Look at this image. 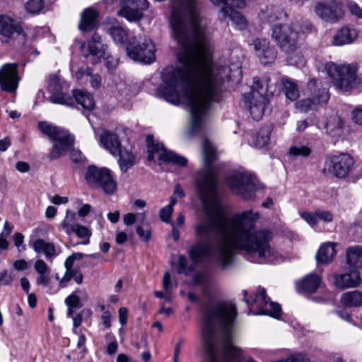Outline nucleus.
Returning a JSON list of instances; mask_svg holds the SVG:
<instances>
[{
    "instance_id": "37998d69",
    "label": "nucleus",
    "mask_w": 362,
    "mask_h": 362,
    "mask_svg": "<svg viewBox=\"0 0 362 362\" xmlns=\"http://www.w3.org/2000/svg\"><path fill=\"white\" fill-rule=\"evenodd\" d=\"M311 152L312 151L308 146L303 145H296L291 146L288 151L289 155L294 157H308Z\"/></svg>"
},
{
    "instance_id": "39448f33",
    "label": "nucleus",
    "mask_w": 362,
    "mask_h": 362,
    "mask_svg": "<svg viewBox=\"0 0 362 362\" xmlns=\"http://www.w3.org/2000/svg\"><path fill=\"white\" fill-rule=\"evenodd\" d=\"M38 128L44 134L55 141L52 151L47 156L50 160L59 158L71 149L74 138L67 130L47 122H39Z\"/></svg>"
},
{
    "instance_id": "c9c22d12",
    "label": "nucleus",
    "mask_w": 362,
    "mask_h": 362,
    "mask_svg": "<svg viewBox=\"0 0 362 362\" xmlns=\"http://www.w3.org/2000/svg\"><path fill=\"white\" fill-rule=\"evenodd\" d=\"M272 131L271 125L262 127L255 136L253 143L257 148H263L270 141V135Z\"/></svg>"
},
{
    "instance_id": "de8ad7c7",
    "label": "nucleus",
    "mask_w": 362,
    "mask_h": 362,
    "mask_svg": "<svg viewBox=\"0 0 362 362\" xmlns=\"http://www.w3.org/2000/svg\"><path fill=\"white\" fill-rule=\"evenodd\" d=\"M13 276L11 272L7 270H3L0 272V286H7L12 283Z\"/></svg>"
},
{
    "instance_id": "864d4df0",
    "label": "nucleus",
    "mask_w": 362,
    "mask_h": 362,
    "mask_svg": "<svg viewBox=\"0 0 362 362\" xmlns=\"http://www.w3.org/2000/svg\"><path fill=\"white\" fill-rule=\"evenodd\" d=\"M173 209H170V206H165L162 208L159 212L160 218L165 222L168 223L170 221V216L173 214Z\"/></svg>"
},
{
    "instance_id": "f257e3e1",
    "label": "nucleus",
    "mask_w": 362,
    "mask_h": 362,
    "mask_svg": "<svg viewBox=\"0 0 362 362\" xmlns=\"http://www.w3.org/2000/svg\"><path fill=\"white\" fill-rule=\"evenodd\" d=\"M202 151L205 168L199 172L196 186L204 215L194 228L197 240L189 250L190 259L194 262L209 259L224 269L233 264L234 250L239 249L257 257L260 263L276 260L279 254L271 246L272 231L255 228L260 218L257 211L247 210L226 216L217 194L216 174L212 166L217 156L216 149L204 139Z\"/></svg>"
},
{
    "instance_id": "e2e57ef3",
    "label": "nucleus",
    "mask_w": 362,
    "mask_h": 362,
    "mask_svg": "<svg viewBox=\"0 0 362 362\" xmlns=\"http://www.w3.org/2000/svg\"><path fill=\"white\" fill-rule=\"evenodd\" d=\"M163 286L165 292L172 291L170 284V274L168 272H166L163 277Z\"/></svg>"
},
{
    "instance_id": "a18cd8bd",
    "label": "nucleus",
    "mask_w": 362,
    "mask_h": 362,
    "mask_svg": "<svg viewBox=\"0 0 362 362\" xmlns=\"http://www.w3.org/2000/svg\"><path fill=\"white\" fill-rule=\"evenodd\" d=\"M187 260L184 255H180L178 257V262L177 264V269L179 274H187L193 270L192 267H187Z\"/></svg>"
},
{
    "instance_id": "49530a36",
    "label": "nucleus",
    "mask_w": 362,
    "mask_h": 362,
    "mask_svg": "<svg viewBox=\"0 0 362 362\" xmlns=\"http://www.w3.org/2000/svg\"><path fill=\"white\" fill-rule=\"evenodd\" d=\"M300 215L310 226H314L318 223L317 211L313 214L310 212H301Z\"/></svg>"
},
{
    "instance_id": "a211bd4d",
    "label": "nucleus",
    "mask_w": 362,
    "mask_h": 362,
    "mask_svg": "<svg viewBox=\"0 0 362 362\" xmlns=\"http://www.w3.org/2000/svg\"><path fill=\"white\" fill-rule=\"evenodd\" d=\"M222 332L223 352L226 356L232 358L236 361L243 358L242 351L232 343L234 327H219Z\"/></svg>"
},
{
    "instance_id": "6e6d98bb",
    "label": "nucleus",
    "mask_w": 362,
    "mask_h": 362,
    "mask_svg": "<svg viewBox=\"0 0 362 362\" xmlns=\"http://www.w3.org/2000/svg\"><path fill=\"white\" fill-rule=\"evenodd\" d=\"M347 7L351 14L362 18V9L355 2H348Z\"/></svg>"
},
{
    "instance_id": "473e14b6",
    "label": "nucleus",
    "mask_w": 362,
    "mask_h": 362,
    "mask_svg": "<svg viewBox=\"0 0 362 362\" xmlns=\"http://www.w3.org/2000/svg\"><path fill=\"white\" fill-rule=\"evenodd\" d=\"M74 104L75 101L81 105L84 109L91 110L95 107V101L93 96L87 91L82 90H73Z\"/></svg>"
},
{
    "instance_id": "c03bdc74",
    "label": "nucleus",
    "mask_w": 362,
    "mask_h": 362,
    "mask_svg": "<svg viewBox=\"0 0 362 362\" xmlns=\"http://www.w3.org/2000/svg\"><path fill=\"white\" fill-rule=\"evenodd\" d=\"M64 302L67 308H81L83 306L81 298L78 295V290L68 296Z\"/></svg>"
},
{
    "instance_id": "774afa93",
    "label": "nucleus",
    "mask_w": 362,
    "mask_h": 362,
    "mask_svg": "<svg viewBox=\"0 0 362 362\" xmlns=\"http://www.w3.org/2000/svg\"><path fill=\"white\" fill-rule=\"evenodd\" d=\"M111 314L109 311H105L101 317L102 322L107 328L111 326Z\"/></svg>"
},
{
    "instance_id": "ea45409f",
    "label": "nucleus",
    "mask_w": 362,
    "mask_h": 362,
    "mask_svg": "<svg viewBox=\"0 0 362 362\" xmlns=\"http://www.w3.org/2000/svg\"><path fill=\"white\" fill-rule=\"evenodd\" d=\"M72 233H74L78 238L84 239L80 244L88 245L89 243L92 233L86 226L75 224L73 226Z\"/></svg>"
},
{
    "instance_id": "f03ea898",
    "label": "nucleus",
    "mask_w": 362,
    "mask_h": 362,
    "mask_svg": "<svg viewBox=\"0 0 362 362\" xmlns=\"http://www.w3.org/2000/svg\"><path fill=\"white\" fill-rule=\"evenodd\" d=\"M170 25L174 38L182 48L178 59L183 70L164 69L158 93L170 103L187 105L191 129L196 131L207 121L213 105L221 101L223 68L213 62L206 27L192 5L173 8Z\"/></svg>"
},
{
    "instance_id": "1a4fd4ad",
    "label": "nucleus",
    "mask_w": 362,
    "mask_h": 362,
    "mask_svg": "<svg viewBox=\"0 0 362 362\" xmlns=\"http://www.w3.org/2000/svg\"><path fill=\"white\" fill-rule=\"evenodd\" d=\"M354 165L353 158L348 153H341L327 158L324 164L322 173L338 178H344Z\"/></svg>"
},
{
    "instance_id": "09e8293b",
    "label": "nucleus",
    "mask_w": 362,
    "mask_h": 362,
    "mask_svg": "<svg viewBox=\"0 0 362 362\" xmlns=\"http://www.w3.org/2000/svg\"><path fill=\"white\" fill-rule=\"evenodd\" d=\"M35 269L38 274L49 273V268L42 259H37L34 265Z\"/></svg>"
},
{
    "instance_id": "393cba45",
    "label": "nucleus",
    "mask_w": 362,
    "mask_h": 362,
    "mask_svg": "<svg viewBox=\"0 0 362 362\" xmlns=\"http://www.w3.org/2000/svg\"><path fill=\"white\" fill-rule=\"evenodd\" d=\"M98 13L91 8H86L81 13L78 28L83 32L92 30L97 25Z\"/></svg>"
},
{
    "instance_id": "bf43d9fd",
    "label": "nucleus",
    "mask_w": 362,
    "mask_h": 362,
    "mask_svg": "<svg viewBox=\"0 0 362 362\" xmlns=\"http://www.w3.org/2000/svg\"><path fill=\"white\" fill-rule=\"evenodd\" d=\"M13 267L16 271H23L28 269L29 264L25 259H20L13 262Z\"/></svg>"
},
{
    "instance_id": "f8f14e48",
    "label": "nucleus",
    "mask_w": 362,
    "mask_h": 362,
    "mask_svg": "<svg viewBox=\"0 0 362 362\" xmlns=\"http://www.w3.org/2000/svg\"><path fill=\"white\" fill-rule=\"evenodd\" d=\"M148 151V160L149 161L153 160L154 154H157L158 159L165 163H171L178 166H186L187 164V160L185 157L166 149L163 144L157 143L149 146Z\"/></svg>"
},
{
    "instance_id": "13d9d810",
    "label": "nucleus",
    "mask_w": 362,
    "mask_h": 362,
    "mask_svg": "<svg viewBox=\"0 0 362 362\" xmlns=\"http://www.w3.org/2000/svg\"><path fill=\"white\" fill-rule=\"evenodd\" d=\"M224 6H230L232 8H243L246 6V2L245 0H226V4Z\"/></svg>"
},
{
    "instance_id": "a19ab883",
    "label": "nucleus",
    "mask_w": 362,
    "mask_h": 362,
    "mask_svg": "<svg viewBox=\"0 0 362 362\" xmlns=\"http://www.w3.org/2000/svg\"><path fill=\"white\" fill-rule=\"evenodd\" d=\"M76 219V213L69 209L66 211V217L60 224V228L65 230L67 235H71L73 230V223Z\"/></svg>"
},
{
    "instance_id": "dca6fc26",
    "label": "nucleus",
    "mask_w": 362,
    "mask_h": 362,
    "mask_svg": "<svg viewBox=\"0 0 362 362\" xmlns=\"http://www.w3.org/2000/svg\"><path fill=\"white\" fill-rule=\"evenodd\" d=\"M252 46L262 64H272L275 61L277 52L267 40L257 38L253 41Z\"/></svg>"
},
{
    "instance_id": "c756f323",
    "label": "nucleus",
    "mask_w": 362,
    "mask_h": 362,
    "mask_svg": "<svg viewBox=\"0 0 362 362\" xmlns=\"http://www.w3.org/2000/svg\"><path fill=\"white\" fill-rule=\"evenodd\" d=\"M32 247L36 253H43L47 259H52L57 255L54 244L47 243L43 239L35 240L33 243Z\"/></svg>"
},
{
    "instance_id": "052dcab7",
    "label": "nucleus",
    "mask_w": 362,
    "mask_h": 362,
    "mask_svg": "<svg viewBox=\"0 0 362 362\" xmlns=\"http://www.w3.org/2000/svg\"><path fill=\"white\" fill-rule=\"evenodd\" d=\"M70 158L71 160L75 163H81L84 160V157L83 156L81 152L77 150L71 151Z\"/></svg>"
},
{
    "instance_id": "79ce46f5",
    "label": "nucleus",
    "mask_w": 362,
    "mask_h": 362,
    "mask_svg": "<svg viewBox=\"0 0 362 362\" xmlns=\"http://www.w3.org/2000/svg\"><path fill=\"white\" fill-rule=\"evenodd\" d=\"M45 6L43 0H28L25 4L27 12L31 14L39 13Z\"/></svg>"
},
{
    "instance_id": "f3484780",
    "label": "nucleus",
    "mask_w": 362,
    "mask_h": 362,
    "mask_svg": "<svg viewBox=\"0 0 362 362\" xmlns=\"http://www.w3.org/2000/svg\"><path fill=\"white\" fill-rule=\"evenodd\" d=\"M329 95L326 88L319 89L317 93L313 95V98H305L298 101L296 104V108L301 112H307L314 110L317 104L327 103Z\"/></svg>"
},
{
    "instance_id": "8fccbe9b",
    "label": "nucleus",
    "mask_w": 362,
    "mask_h": 362,
    "mask_svg": "<svg viewBox=\"0 0 362 362\" xmlns=\"http://www.w3.org/2000/svg\"><path fill=\"white\" fill-rule=\"evenodd\" d=\"M129 4L136 9H139L141 13L146 11L149 7V3L147 0H129Z\"/></svg>"
},
{
    "instance_id": "338daca9",
    "label": "nucleus",
    "mask_w": 362,
    "mask_h": 362,
    "mask_svg": "<svg viewBox=\"0 0 362 362\" xmlns=\"http://www.w3.org/2000/svg\"><path fill=\"white\" fill-rule=\"evenodd\" d=\"M352 119L355 123L362 126V108L356 109L353 111Z\"/></svg>"
},
{
    "instance_id": "603ef678",
    "label": "nucleus",
    "mask_w": 362,
    "mask_h": 362,
    "mask_svg": "<svg viewBox=\"0 0 362 362\" xmlns=\"http://www.w3.org/2000/svg\"><path fill=\"white\" fill-rule=\"evenodd\" d=\"M193 283L197 285H206L209 281V276L204 272L197 273L193 276Z\"/></svg>"
},
{
    "instance_id": "cd10ccee",
    "label": "nucleus",
    "mask_w": 362,
    "mask_h": 362,
    "mask_svg": "<svg viewBox=\"0 0 362 362\" xmlns=\"http://www.w3.org/2000/svg\"><path fill=\"white\" fill-rule=\"evenodd\" d=\"M259 17L262 21H267L269 23H274L287 17V13L279 6H268L265 10L261 11Z\"/></svg>"
},
{
    "instance_id": "5701e85b",
    "label": "nucleus",
    "mask_w": 362,
    "mask_h": 362,
    "mask_svg": "<svg viewBox=\"0 0 362 362\" xmlns=\"http://www.w3.org/2000/svg\"><path fill=\"white\" fill-rule=\"evenodd\" d=\"M321 283V278L318 275L311 273L302 279L297 285V288L302 293H313L320 286Z\"/></svg>"
},
{
    "instance_id": "412c9836",
    "label": "nucleus",
    "mask_w": 362,
    "mask_h": 362,
    "mask_svg": "<svg viewBox=\"0 0 362 362\" xmlns=\"http://www.w3.org/2000/svg\"><path fill=\"white\" fill-rule=\"evenodd\" d=\"M334 279L336 286L343 289L356 287L361 282L359 272L353 269L348 273L335 274Z\"/></svg>"
},
{
    "instance_id": "c85d7f7f",
    "label": "nucleus",
    "mask_w": 362,
    "mask_h": 362,
    "mask_svg": "<svg viewBox=\"0 0 362 362\" xmlns=\"http://www.w3.org/2000/svg\"><path fill=\"white\" fill-rule=\"evenodd\" d=\"M357 37V32L354 28H343L334 35L333 44L337 46L351 43Z\"/></svg>"
},
{
    "instance_id": "423d86ee",
    "label": "nucleus",
    "mask_w": 362,
    "mask_h": 362,
    "mask_svg": "<svg viewBox=\"0 0 362 362\" xmlns=\"http://www.w3.org/2000/svg\"><path fill=\"white\" fill-rule=\"evenodd\" d=\"M87 183L93 188H100L107 194H113L117 189V182L107 168H98L89 166L85 173Z\"/></svg>"
},
{
    "instance_id": "20e7f679",
    "label": "nucleus",
    "mask_w": 362,
    "mask_h": 362,
    "mask_svg": "<svg viewBox=\"0 0 362 362\" xmlns=\"http://www.w3.org/2000/svg\"><path fill=\"white\" fill-rule=\"evenodd\" d=\"M325 69L334 86L342 92H347L359 83L356 74L358 68L355 64L329 62L325 64Z\"/></svg>"
},
{
    "instance_id": "58836bf2",
    "label": "nucleus",
    "mask_w": 362,
    "mask_h": 362,
    "mask_svg": "<svg viewBox=\"0 0 362 362\" xmlns=\"http://www.w3.org/2000/svg\"><path fill=\"white\" fill-rule=\"evenodd\" d=\"M282 83L286 98L292 101L296 100L299 96L296 83L288 78H284Z\"/></svg>"
},
{
    "instance_id": "6ab92c4d",
    "label": "nucleus",
    "mask_w": 362,
    "mask_h": 362,
    "mask_svg": "<svg viewBox=\"0 0 362 362\" xmlns=\"http://www.w3.org/2000/svg\"><path fill=\"white\" fill-rule=\"evenodd\" d=\"M270 79L268 76L262 78H254L250 95L258 99L266 98L269 99L275 91V86L269 84Z\"/></svg>"
},
{
    "instance_id": "3c124183",
    "label": "nucleus",
    "mask_w": 362,
    "mask_h": 362,
    "mask_svg": "<svg viewBox=\"0 0 362 362\" xmlns=\"http://www.w3.org/2000/svg\"><path fill=\"white\" fill-rule=\"evenodd\" d=\"M105 59V66L110 71L116 69L118 65V59L110 55L108 52H106V56L103 57Z\"/></svg>"
},
{
    "instance_id": "2f4dec72",
    "label": "nucleus",
    "mask_w": 362,
    "mask_h": 362,
    "mask_svg": "<svg viewBox=\"0 0 362 362\" xmlns=\"http://www.w3.org/2000/svg\"><path fill=\"white\" fill-rule=\"evenodd\" d=\"M117 155L119 156L118 164L119 168L123 173H126L136 164L135 156L130 150L121 148Z\"/></svg>"
},
{
    "instance_id": "2eb2a0df",
    "label": "nucleus",
    "mask_w": 362,
    "mask_h": 362,
    "mask_svg": "<svg viewBox=\"0 0 362 362\" xmlns=\"http://www.w3.org/2000/svg\"><path fill=\"white\" fill-rule=\"evenodd\" d=\"M254 303L259 308V315H268L279 318L281 315V307L278 303L271 301L266 295V290L259 287L258 293L254 298Z\"/></svg>"
},
{
    "instance_id": "b1692460",
    "label": "nucleus",
    "mask_w": 362,
    "mask_h": 362,
    "mask_svg": "<svg viewBox=\"0 0 362 362\" xmlns=\"http://www.w3.org/2000/svg\"><path fill=\"white\" fill-rule=\"evenodd\" d=\"M250 103V112L251 116L255 120H259L269 104V99L266 98H261L258 99L257 97H251L249 98Z\"/></svg>"
},
{
    "instance_id": "e433bc0d",
    "label": "nucleus",
    "mask_w": 362,
    "mask_h": 362,
    "mask_svg": "<svg viewBox=\"0 0 362 362\" xmlns=\"http://www.w3.org/2000/svg\"><path fill=\"white\" fill-rule=\"evenodd\" d=\"M107 33L112 37L114 42L118 44L126 43L129 38L127 30L119 25L110 27Z\"/></svg>"
},
{
    "instance_id": "6e6552de",
    "label": "nucleus",
    "mask_w": 362,
    "mask_h": 362,
    "mask_svg": "<svg viewBox=\"0 0 362 362\" xmlns=\"http://www.w3.org/2000/svg\"><path fill=\"white\" fill-rule=\"evenodd\" d=\"M129 58L135 62L151 64L156 59V48L152 40L146 36L140 37L134 43L127 47Z\"/></svg>"
},
{
    "instance_id": "69168bd1",
    "label": "nucleus",
    "mask_w": 362,
    "mask_h": 362,
    "mask_svg": "<svg viewBox=\"0 0 362 362\" xmlns=\"http://www.w3.org/2000/svg\"><path fill=\"white\" fill-rule=\"evenodd\" d=\"M124 224L126 226H131L136 221V215L133 213H128L124 215L123 217Z\"/></svg>"
},
{
    "instance_id": "4468645a",
    "label": "nucleus",
    "mask_w": 362,
    "mask_h": 362,
    "mask_svg": "<svg viewBox=\"0 0 362 362\" xmlns=\"http://www.w3.org/2000/svg\"><path fill=\"white\" fill-rule=\"evenodd\" d=\"M19 79L16 64H5L0 68V87L2 90L15 92Z\"/></svg>"
},
{
    "instance_id": "4be33fe9",
    "label": "nucleus",
    "mask_w": 362,
    "mask_h": 362,
    "mask_svg": "<svg viewBox=\"0 0 362 362\" xmlns=\"http://www.w3.org/2000/svg\"><path fill=\"white\" fill-rule=\"evenodd\" d=\"M100 143L105 149L114 156H117L119 150L122 148L117 134L108 130L103 131L100 137Z\"/></svg>"
},
{
    "instance_id": "9d476101",
    "label": "nucleus",
    "mask_w": 362,
    "mask_h": 362,
    "mask_svg": "<svg viewBox=\"0 0 362 362\" xmlns=\"http://www.w3.org/2000/svg\"><path fill=\"white\" fill-rule=\"evenodd\" d=\"M68 84L57 74H51L47 78V90L50 93L49 100L54 104L74 107V100L66 93Z\"/></svg>"
},
{
    "instance_id": "4d7b16f0",
    "label": "nucleus",
    "mask_w": 362,
    "mask_h": 362,
    "mask_svg": "<svg viewBox=\"0 0 362 362\" xmlns=\"http://www.w3.org/2000/svg\"><path fill=\"white\" fill-rule=\"evenodd\" d=\"M317 220H322L325 222H331L333 221V215L328 211H317Z\"/></svg>"
},
{
    "instance_id": "aec40b11",
    "label": "nucleus",
    "mask_w": 362,
    "mask_h": 362,
    "mask_svg": "<svg viewBox=\"0 0 362 362\" xmlns=\"http://www.w3.org/2000/svg\"><path fill=\"white\" fill-rule=\"evenodd\" d=\"M315 12L322 20L333 22L338 19L340 15V8L334 2L327 4L318 2L315 6Z\"/></svg>"
},
{
    "instance_id": "ddd939ff",
    "label": "nucleus",
    "mask_w": 362,
    "mask_h": 362,
    "mask_svg": "<svg viewBox=\"0 0 362 362\" xmlns=\"http://www.w3.org/2000/svg\"><path fill=\"white\" fill-rule=\"evenodd\" d=\"M85 46H81L83 56L88 58L89 55L93 57L92 64L99 63L103 57L106 56L108 46L105 43L103 37L98 33H93L92 37L87 42V52L85 51Z\"/></svg>"
},
{
    "instance_id": "9b49d317",
    "label": "nucleus",
    "mask_w": 362,
    "mask_h": 362,
    "mask_svg": "<svg viewBox=\"0 0 362 362\" xmlns=\"http://www.w3.org/2000/svg\"><path fill=\"white\" fill-rule=\"evenodd\" d=\"M0 35L7 41L13 38H17L22 44L26 41V35L21 24L6 15H0Z\"/></svg>"
},
{
    "instance_id": "f704fd0d",
    "label": "nucleus",
    "mask_w": 362,
    "mask_h": 362,
    "mask_svg": "<svg viewBox=\"0 0 362 362\" xmlns=\"http://www.w3.org/2000/svg\"><path fill=\"white\" fill-rule=\"evenodd\" d=\"M341 303L349 308L359 307L362 305V293L358 291L346 292L341 295Z\"/></svg>"
},
{
    "instance_id": "a878e982",
    "label": "nucleus",
    "mask_w": 362,
    "mask_h": 362,
    "mask_svg": "<svg viewBox=\"0 0 362 362\" xmlns=\"http://www.w3.org/2000/svg\"><path fill=\"white\" fill-rule=\"evenodd\" d=\"M223 19L229 18L232 23L243 30L247 27V20L245 17L238 11L230 8V6H223L221 10Z\"/></svg>"
},
{
    "instance_id": "0e129e2a",
    "label": "nucleus",
    "mask_w": 362,
    "mask_h": 362,
    "mask_svg": "<svg viewBox=\"0 0 362 362\" xmlns=\"http://www.w3.org/2000/svg\"><path fill=\"white\" fill-rule=\"evenodd\" d=\"M36 282L38 285H42L43 286H47L49 284V273L39 274V276L36 280Z\"/></svg>"
},
{
    "instance_id": "0eeeda50",
    "label": "nucleus",
    "mask_w": 362,
    "mask_h": 362,
    "mask_svg": "<svg viewBox=\"0 0 362 362\" xmlns=\"http://www.w3.org/2000/svg\"><path fill=\"white\" fill-rule=\"evenodd\" d=\"M230 191L244 199H251L255 194V183L252 176L246 172H233L226 178Z\"/></svg>"
},
{
    "instance_id": "4c0bfd02",
    "label": "nucleus",
    "mask_w": 362,
    "mask_h": 362,
    "mask_svg": "<svg viewBox=\"0 0 362 362\" xmlns=\"http://www.w3.org/2000/svg\"><path fill=\"white\" fill-rule=\"evenodd\" d=\"M118 15L129 22H136L142 19L144 14L139 9L131 6H126L118 11Z\"/></svg>"
},
{
    "instance_id": "7ed1b4c3",
    "label": "nucleus",
    "mask_w": 362,
    "mask_h": 362,
    "mask_svg": "<svg viewBox=\"0 0 362 362\" xmlns=\"http://www.w3.org/2000/svg\"><path fill=\"white\" fill-rule=\"evenodd\" d=\"M312 29L313 25L308 21L299 25L277 23L272 27V38L281 51L292 53L297 48L300 33H308Z\"/></svg>"
},
{
    "instance_id": "bb28decb",
    "label": "nucleus",
    "mask_w": 362,
    "mask_h": 362,
    "mask_svg": "<svg viewBox=\"0 0 362 362\" xmlns=\"http://www.w3.org/2000/svg\"><path fill=\"white\" fill-rule=\"evenodd\" d=\"M346 264L349 269L362 268V246L356 245L349 247L346 252Z\"/></svg>"
},
{
    "instance_id": "5fc2aeb1",
    "label": "nucleus",
    "mask_w": 362,
    "mask_h": 362,
    "mask_svg": "<svg viewBox=\"0 0 362 362\" xmlns=\"http://www.w3.org/2000/svg\"><path fill=\"white\" fill-rule=\"evenodd\" d=\"M13 239L14 244L18 247L19 252L25 250V249H26L25 245H24L23 244L24 237L21 233H15L13 235Z\"/></svg>"
},
{
    "instance_id": "680f3d73",
    "label": "nucleus",
    "mask_w": 362,
    "mask_h": 362,
    "mask_svg": "<svg viewBox=\"0 0 362 362\" xmlns=\"http://www.w3.org/2000/svg\"><path fill=\"white\" fill-rule=\"evenodd\" d=\"M136 232L139 237L144 241L147 242L151 238V232L148 230H144L141 226H136Z\"/></svg>"
},
{
    "instance_id": "72a5a7b5",
    "label": "nucleus",
    "mask_w": 362,
    "mask_h": 362,
    "mask_svg": "<svg viewBox=\"0 0 362 362\" xmlns=\"http://www.w3.org/2000/svg\"><path fill=\"white\" fill-rule=\"evenodd\" d=\"M325 127L328 134L332 136H340L342 133L343 121L340 116L332 115L326 122Z\"/></svg>"
},
{
    "instance_id": "7c9ffc66",
    "label": "nucleus",
    "mask_w": 362,
    "mask_h": 362,
    "mask_svg": "<svg viewBox=\"0 0 362 362\" xmlns=\"http://www.w3.org/2000/svg\"><path fill=\"white\" fill-rule=\"evenodd\" d=\"M336 254L335 243H327L320 247L316 254V259L322 264H328L332 261Z\"/></svg>"
}]
</instances>
